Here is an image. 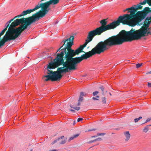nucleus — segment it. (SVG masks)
Segmentation results:
<instances>
[{"label":"nucleus","instance_id":"a211bd4d","mask_svg":"<svg viewBox=\"0 0 151 151\" xmlns=\"http://www.w3.org/2000/svg\"><path fill=\"white\" fill-rule=\"evenodd\" d=\"M151 126V124L148 125L146 126L143 129V132L146 133H147L149 129V127Z\"/></svg>","mask_w":151,"mask_h":151},{"label":"nucleus","instance_id":"f704fd0d","mask_svg":"<svg viewBox=\"0 0 151 151\" xmlns=\"http://www.w3.org/2000/svg\"><path fill=\"white\" fill-rule=\"evenodd\" d=\"M147 86L149 88H150L151 87V83H148Z\"/></svg>","mask_w":151,"mask_h":151},{"label":"nucleus","instance_id":"dca6fc26","mask_svg":"<svg viewBox=\"0 0 151 151\" xmlns=\"http://www.w3.org/2000/svg\"><path fill=\"white\" fill-rule=\"evenodd\" d=\"M60 0H50L49 1L51 4L55 5L58 4Z\"/></svg>","mask_w":151,"mask_h":151},{"label":"nucleus","instance_id":"20e7f679","mask_svg":"<svg viewBox=\"0 0 151 151\" xmlns=\"http://www.w3.org/2000/svg\"><path fill=\"white\" fill-rule=\"evenodd\" d=\"M79 63H63L57 64L51 61L47 67V75L44 76L42 78L46 81L50 80L52 81L60 80L63 76L62 73L76 70V65Z\"/></svg>","mask_w":151,"mask_h":151},{"label":"nucleus","instance_id":"c9c22d12","mask_svg":"<svg viewBox=\"0 0 151 151\" xmlns=\"http://www.w3.org/2000/svg\"><path fill=\"white\" fill-rule=\"evenodd\" d=\"M94 142H95V141H94V139L93 140H91V141H89L88 142V143H92Z\"/></svg>","mask_w":151,"mask_h":151},{"label":"nucleus","instance_id":"1a4fd4ad","mask_svg":"<svg viewBox=\"0 0 151 151\" xmlns=\"http://www.w3.org/2000/svg\"><path fill=\"white\" fill-rule=\"evenodd\" d=\"M32 12V11L31 10V9H27L25 11H23L21 14L19 15H18L17 16H16L13 19H12L10 20L9 21L7 22L6 24V25H7L6 27L2 31L0 32V33H1L2 35H3L4 34L5 32L7 30V29L10 26V24L11 23L14 22V19L17 18H19L21 17H22L23 16H25L26 15H27L28 14H30ZM16 20V19L15 20V21Z\"/></svg>","mask_w":151,"mask_h":151},{"label":"nucleus","instance_id":"9d476101","mask_svg":"<svg viewBox=\"0 0 151 151\" xmlns=\"http://www.w3.org/2000/svg\"><path fill=\"white\" fill-rule=\"evenodd\" d=\"M136 17L135 19V22L136 25L137 24L139 26L142 24L140 22L146 17V16L144 14L143 11H139L136 13Z\"/></svg>","mask_w":151,"mask_h":151},{"label":"nucleus","instance_id":"b1692460","mask_svg":"<svg viewBox=\"0 0 151 151\" xmlns=\"http://www.w3.org/2000/svg\"><path fill=\"white\" fill-rule=\"evenodd\" d=\"M67 139H65L59 142V144L61 145H63L65 144L66 142Z\"/></svg>","mask_w":151,"mask_h":151},{"label":"nucleus","instance_id":"2f4dec72","mask_svg":"<svg viewBox=\"0 0 151 151\" xmlns=\"http://www.w3.org/2000/svg\"><path fill=\"white\" fill-rule=\"evenodd\" d=\"M102 140V139H101V138L99 137L98 138L96 139H94V141L95 142L97 141H101Z\"/></svg>","mask_w":151,"mask_h":151},{"label":"nucleus","instance_id":"c85d7f7f","mask_svg":"<svg viewBox=\"0 0 151 151\" xmlns=\"http://www.w3.org/2000/svg\"><path fill=\"white\" fill-rule=\"evenodd\" d=\"M133 8V6H132V7H130V8H127L126 9L124 10L123 11L124 12H126V11H130V10H131V9H132Z\"/></svg>","mask_w":151,"mask_h":151},{"label":"nucleus","instance_id":"de8ad7c7","mask_svg":"<svg viewBox=\"0 0 151 151\" xmlns=\"http://www.w3.org/2000/svg\"><path fill=\"white\" fill-rule=\"evenodd\" d=\"M30 151H32V150H31Z\"/></svg>","mask_w":151,"mask_h":151},{"label":"nucleus","instance_id":"72a5a7b5","mask_svg":"<svg viewBox=\"0 0 151 151\" xmlns=\"http://www.w3.org/2000/svg\"><path fill=\"white\" fill-rule=\"evenodd\" d=\"M83 120V118H79L77 119V121L78 122H79Z\"/></svg>","mask_w":151,"mask_h":151},{"label":"nucleus","instance_id":"7ed1b4c3","mask_svg":"<svg viewBox=\"0 0 151 151\" xmlns=\"http://www.w3.org/2000/svg\"><path fill=\"white\" fill-rule=\"evenodd\" d=\"M137 11L133 6L128 12H130V14H125L119 16L116 21H114L111 23L107 24V19H103L99 22L101 24V26L97 28L96 29L98 35H101L103 32L108 30L114 29L119 26L121 23L123 24H127L131 27L136 25L135 19L136 17V13Z\"/></svg>","mask_w":151,"mask_h":151},{"label":"nucleus","instance_id":"bb28decb","mask_svg":"<svg viewBox=\"0 0 151 151\" xmlns=\"http://www.w3.org/2000/svg\"><path fill=\"white\" fill-rule=\"evenodd\" d=\"M100 88L101 89L102 91V94L103 95H104L105 94H104V88L103 86H101L100 87Z\"/></svg>","mask_w":151,"mask_h":151},{"label":"nucleus","instance_id":"473e14b6","mask_svg":"<svg viewBox=\"0 0 151 151\" xmlns=\"http://www.w3.org/2000/svg\"><path fill=\"white\" fill-rule=\"evenodd\" d=\"M95 130V129H88V130H86V132H88L89 131H94Z\"/></svg>","mask_w":151,"mask_h":151},{"label":"nucleus","instance_id":"f3484780","mask_svg":"<svg viewBox=\"0 0 151 151\" xmlns=\"http://www.w3.org/2000/svg\"><path fill=\"white\" fill-rule=\"evenodd\" d=\"M64 137L63 136L59 137L58 139H55L52 143V145H53L57 143L58 141H60L61 139H63Z\"/></svg>","mask_w":151,"mask_h":151},{"label":"nucleus","instance_id":"4468645a","mask_svg":"<svg viewBox=\"0 0 151 151\" xmlns=\"http://www.w3.org/2000/svg\"><path fill=\"white\" fill-rule=\"evenodd\" d=\"M145 0H144L143 2H140L139 4H138L137 5H134V7H135V9L137 11L138 9H141L142 8V6H141V5H144L146 4H143L142 3L144 1H145Z\"/></svg>","mask_w":151,"mask_h":151},{"label":"nucleus","instance_id":"c03bdc74","mask_svg":"<svg viewBox=\"0 0 151 151\" xmlns=\"http://www.w3.org/2000/svg\"><path fill=\"white\" fill-rule=\"evenodd\" d=\"M109 95H110V96H111V95H111V93H110V92H109Z\"/></svg>","mask_w":151,"mask_h":151},{"label":"nucleus","instance_id":"9b49d317","mask_svg":"<svg viewBox=\"0 0 151 151\" xmlns=\"http://www.w3.org/2000/svg\"><path fill=\"white\" fill-rule=\"evenodd\" d=\"M51 5L49 1L43 3H38V4L33 9H30L32 12L40 8H41V10L48 8Z\"/></svg>","mask_w":151,"mask_h":151},{"label":"nucleus","instance_id":"7c9ffc66","mask_svg":"<svg viewBox=\"0 0 151 151\" xmlns=\"http://www.w3.org/2000/svg\"><path fill=\"white\" fill-rule=\"evenodd\" d=\"M151 120V118H148V119H147L146 121H145V122L144 123H142V124H144L145 123H146L147 122H149V121H150Z\"/></svg>","mask_w":151,"mask_h":151},{"label":"nucleus","instance_id":"0eeeda50","mask_svg":"<svg viewBox=\"0 0 151 151\" xmlns=\"http://www.w3.org/2000/svg\"><path fill=\"white\" fill-rule=\"evenodd\" d=\"M150 29L148 28L146 31L143 32L142 30H141L125 35L127 42L139 40L142 37L148 36L149 35H151V30H149Z\"/></svg>","mask_w":151,"mask_h":151},{"label":"nucleus","instance_id":"aec40b11","mask_svg":"<svg viewBox=\"0 0 151 151\" xmlns=\"http://www.w3.org/2000/svg\"><path fill=\"white\" fill-rule=\"evenodd\" d=\"M147 3L149 6H151V0H145L142 4H145Z\"/></svg>","mask_w":151,"mask_h":151},{"label":"nucleus","instance_id":"4be33fe9","mask_svg":"<svg viewBox=\"0 0 151 151\" xmlns=\"http://www.w3.org/2000/svg\"><path fill=\"white\" fill-rule=\"evenodd\" d=\"M105 134L104 133H98L96 135L92 136L91 137V138H94L97 137L99 136H103Z\"/></svg>","mask_w":151,"mask_h":151},{"label":"nucleus","instance_id":"f8f14e48","mask_svg":"<svg viewBox=\"0 0 151 151\" xmlns=\"http://www.w3.org/2000/svg\"><path fill=\"white\" fill-rule=\"evenodd\" d=\"M146 16L151 13V8L149 7H145L142 10ZM151 18V16L150 17Z\"/></svg>","mask_w":151,"mask_h":151},{"label":"nucleus","instance_id":"4c0bfd02","mask_svg":"<svg viewBox=\"0 0 151 151\" xmlns=\"http://www.w3.org/2000/svg\"><path fill=\"white\" fill-rule=\"evenodd\" d=\"M49 151H58V150H56V149H54V150H50Z\"/></svg>","mask_w":151,"mask_h":151},{"label":"nucleus","instance_id":"ddd939ff","mask_svg":"<svg viewBox=\"0 0 151 151\" xmlns=\"http://www.w3.org/2000/svg\"><path fill=\"white\" fill-rule=\"evenodd\" d=\"M86 93H85L83 92H81L79 98L78 99L79 102L78 103L77 106H79L80 105V102H81L83 101V96L84 95H86Z\"/></svg>","mask_w":151,"mask_h":151},{"label":"nucleus","instance_id":"e433bc0d","mask_svg":"<svg viewBox=\"0 0 151 151\" xmlns=\"http://www.w3.org/2000/svg\"><path fill=\"white\" fill-rule=\"evenodd\" d=\"M69 110L73 112H74L75 111V110H73L72 109H69Z\"/></svg>","mask_w":151,"mask_h":151},{"label":"nucleus","instance_id":"a18cd8bd","mask_svg":"<svg viewBox=\"0 0 151 151\" xmlns=\"http://www.w3.org/2000/svg\"><path fill=\"white\" fill-rule=\"evenodd\" d=\"M66 111L67 112H68V110H66Z\"/></svg>","mask_w":151,"mask_h":151},{"label":"nucleus","instance_id":"5701e85b","mask_svg":"<svg viewBox=\"0 0 151 151\" xmlns=\"http://www.w3.org/2000/svg\"><path fill=\"white\" fill-rule=\"evenodd\" d=\"M101 102L103 104H105L106 103V98L104 97H103L101 98Z\"/></svg>","mask_w":151,"mask_h":151},{"label":"nucleus","instance_id":"ea45409f","mask_svg":"<svg viewBox=\"0 0 151 151\" xmlns=\"http://www.w3.org/2000/svg\"><path fill=\"white\" fill-rule=\"evenodd\" d=\"M3 35H2L1 33H0V39H1V37Z\"/></svg>","mask_w":151,"mask_h":151},{"label":"nucleus","instance_id":"cd10ccee","mask_svg":"<svg viewBox=\"0 0 151 151\" xmlns=\"http://www.w3.org/2000/svg\"><path fill=\"white\" fill-rule=\"evenodd\" d=\"M142 63H138L136 65V68H138L141 67L142 65Z\"/></svg>","mask_w":151,"mask_h":151},{"label":"nucleus","instance_id":"c756f323","mask_svg":"<svg viewBox=\"0 0 151 151\" xmlns=\"http://www.w3.org/2000/svg\"><path fill=\"white\" fill-rule=\"evenodd\" d=\"M99 93V92L98 91H96L93 93V96H95L97 95Z\"/></svg>","mask_w":151,"mask_h":151},{"label":"nucleus","instance_id":"37998d69","mask_svg":"<svg viewBox=\"0 0 151 151\" xmlns=\"http://www.w3.org/2000/svg\"><path fill=\"white\" fill-rule=\"evenodd\" d=\"M60 51V50L59 49H58V50H57V52H56V53H57L58 51Z\"/></svg>","mask_w":151,"mask_h":151},{"label":"nucleus","instance_id":"6ab92c4d","mask_svg":"<svg viewBox=\"0 0 151 151\" xmlns=\"http://www.w3.org/2000/svg\"><path fill=\"white\" fill-rule=\"evenodd\" d=\"M79 135V134H77L73 135L72 137L69 138L68 141H70L71 140L73 139L74 138L78 137Z\"/></svg>","mask_w":151,"mask_h":151},{"label":"nucleus","instance_id":"49530a36","mask_svg":"<svg viewBox=\"0 0 151 151\" xmlns=\"http://www.w3.org/2000/svg\"><path fill=\"white\" fill-rule=\"evenodd\" d=\"M106 92H107V91H106Z\"/></svg>","mask_w":151,"mask_h":151},{"label":"nucleus","instance_id":"a878e982","mask_svg":"<svg viewBox=\"0 0 151 151\" xmlns=\"http://www.w3.org/2000/svg\"><path fill=\"white\" fill-rule=\"evenodd\" d=\"M99 96H96L95 97H93L92 98V99L94 100H99Z\"/></svg>","mask_w":151,"mask_h":151},{"label":"nucleus","instance_id":"a19ab883","mask_svg":"<svg viewBox=\"0 0 151 151\" xmlns=\"http://www.w3.org/2000/svg\"><path fill=\"white\" fill-rule=\"evenodd\" d=\"M149 28H150L149 30H148V31H149V30H151V27H149Z\"/></svg>","mask_w":151,"mask_h":151},{"label":"nucleus","instance_id":"f257e3e1","mask_svg":"<svg viewBox=\"0 0 151 151\" xmlns=\"http://www.w3.org/2000/svg\"><path fill=\"white\" fill-rule=\"evenodd\" d=\"M98 34L95 30L90 31L88 34L87 39L83 45H81L76 50L72 49L73 45V40L74 38L73 36L65 40H63L60 44L64 43L58 49L62 51L60 53L57 54V57L53 60V63L57 64H61L63 63H80L81 61V57H74L76 55H78L80 53L85 52L83 51V48L86 46L87 44L91 41L93 37Z\"/></svg>","mask_w":151,"mask_h":151},{"label":"nucleus","instance_id":"393cba45","mask_svg":"<svg viewBox=\"0 0 151 151\" xmlns=\"http://www.w3.org/2000/svg\"><path fill=\"white\" fill-rule=\"evenodd\" d=\"M142 117L141 116H139L138 118H136L134 119V121L135 123L137 122L140 119H142Z\"/></svg>","mask_w":151,"mask_h":151},{"label":"nucleus","instance_id":"6e6552de","mask_svg":"<svg viewBox=\"0 0 151 151\" xmlns=\"http://www.w3.org/2000/svg\"><path fill=\"white\" fill-rule=\"evenodd\" d=\"M151 22V18L150 17H147L145 19L144 24L141 28L135 30L132 28L129 31H126L124 30H122L125 35L135 32H138L139 31L142 30V32H144L146 31L147 29L149 28L150 24Z\"/></svg>","mask_w":151,"mask_h":151},{"label":"nucleus","instance_id":"79ce46f5","mask_svg":"<svg viewBox=\"0 0 151 151\" xmlns=\"http://www.w3.org/2000/svg\"><path fill=\"white\" fill-rule=\"evenodd\" d=\"M60 51V50L59 49H58V50H57V52H56V53H57L58 51Z\"/></svg>","mask_w":151,"mask_h":151},{"label":"nucleus","instance_id":"39448f33","mask_svg":"<svg viewBox=\"0 0 151 151\" xmlns=\"http://www.w3.org/2000/svg\"><path fill=\"white\" fill-rule=\"evenodd\" d=\"M18 25H19L16 20L11 23L2 39H1V38L0 39V48L3 46L6 42L11 40H14L21 35L23 31L20 26L14 28Z\"/></svg>","mask_w":151,"mask_h":151},{"label":"nucleus","instance_id":"2eb2a0df","mask_svg":"<svg viewBox=\"0 0 151 151\" xmlns=\"http://www.w3.org/2000/svg\"><path fill=\"white\" fill-rule=\"evenodd\" d=\"M124 134L126 137L125 141L126 142L128 141L130 137V134L128 131L125 132L124 133Z\"/></svg>","mask_w":151,"mask_h":151},{"label":"nucleus","instance_id":"f03ea898","mask_svg":"<svg viewBox=\"0 0 151 151\" xmlns=\"http://www.w3.org/2000/svg\"><path fill=\"white\" fill-rule=\"evenodd\" d=\"M127 42L125 36L123 31L122 30L118 34L109 37L104 41L99 42L91 51L85 52L81 55V61L86 59L96 54H100L108 50L111 47L122 44Z\"/></svg>","mask_w":151,"mask_h":151},{"label":"nucleus","instance_id":"423d86ee","mask_svg":"<svg viewBox=\"0 0 151 151\" xmlns=\"http://www.w3.org/2000/svg\"><path fill=\"white\" fill-rule=\"evenodd\" d=\"M50 10V9L49 7L45 9L40 10L36 13L33 14L32 16L26 18H21L20 19H17L15 20L19 25L20 24H22L20 27L23 31L33 22L39 20L40 18L45 17Z\"/></svg>","mask_w":151,"mask_h":151},{"label":"nucleus","instance_id":"58836bf2","mask_svg":"<svg viewBox=\"0 0 151 151\" xmlns=\"http://www.w3.org/2000/svg\"><path fill=\"white\" fill-rule=\"evenodd\" d=\"M151 74V71H149V72H148L147 73V74Z\"/></svg>","mask_w":151,"mask_h":151},{"label":"nucleus","instance_id":"412c9836","mask_svg":"<svg viewBox=\"0 0 151 151\" xmlns=\"http://www.w3.org/2000/svg\"><path fill=\"white\" fill-rule=\"evenodd\" d=\"M70 107L73 108L75 110H77V111H78L80 109V108L79 107H77L75 106L74 105H70Z\"/></svg>","mask_w":151,"mask_h":151}]
</instances>
